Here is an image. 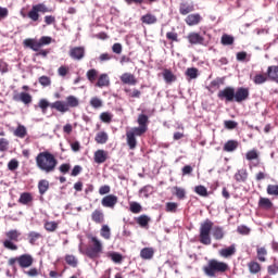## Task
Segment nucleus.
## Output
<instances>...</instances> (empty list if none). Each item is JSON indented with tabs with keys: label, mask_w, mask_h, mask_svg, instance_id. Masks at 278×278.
Wrapping results in <instances>:
<instances>
[{
	"label": "nucleus",
	"mask_w": 278,
	"mask_h": 278,
	"mask_svg": "<svg viewBox=\"0 0 278 278\" xmlns=\"http://www.w3.org/2000/svg\"><path fill=\"white\" fill-rule=\"evenodd\" d=\"M36 164L39 170L49 175L58 166V159L50 152H41L36 156Z\"/></svg>",
	"instance_id": "f257e3e1"
},
{
	"label": "nucleus",
	"mask_w": 278,
	"mask_h": 278,
	"mask_svg": "<svg viewBox=\"0 0 278 278\" xmlns=\"http://www.w3.org/2000/svg\"><path fill=\"white\" fill-rule=\"evenodd\" d=\"M79 105V100L75 96H68L66 98V102L64 101H55L51 104V110H56L61 114H66L71 110V108H77Z\"/></svg>",
	"instance_id": "f03ea898"
},
{
	"label": "nucleus",
	"mask_w": 278,
	"mask_h": 278,
	"mask_svg": "<svg viewBox=\"0 0 278 278\" xmlns=\"http://www.w3.org/2000/svg\"><path fill=\"white\" fill-rule=\"evenodd\" d=\"M229 265L220 261L211 260L207 265L203 267V273L206 277H216V273H227Z\"/></svg>",
	"instance_id": "7ed1b4c3"
},
{
	"label": "nucleus",
	"mask_w": 278,
	"mask_h": 278,
	"mask_svg": "<svg viewBox=\"0 0 278 278\" xmlns=\"http://www.w3.org/2000/svg\"><path fill=\"white\" fill-rule=\"evenodd\" d=\"M7 239L3 241L4 249L9 251H18V245L15 242H18L21 238V231L12 229L5 232Z\"/></svg>",
	"instance_id": "20e7f679"
},
{
	"label": "nucleus",
	"mask_w": 278,
	"mask_h": 278,
	"mask_svg": "<svg viewBox=\"0 0 278 278\" xmlns=\"http://www.w3.org/2000/svg\"><path fill=\"white\" fill-rule=\"evenodd\" d=\"M212 227H214V223L210 219H205L201 224V226H200V242H201V244H205V245L212 244V237H210Z\"/></svg>",
	"instance_id": "39448f33"
},
{
	"label": "nucleus",
	"mask_w": 278,
	"mask_h": 278,
	"mask_svg": "<svg viewBox=\"0 0 278 278\" xmlns=\"http://www.w3.org/2000/svg\"><path fill=\"white\" fill-rule=\"evenodd\" d=\"M89 239L91 240L93 245L91 248H88L85 254L90 260H97L98 257H101V253H103V243L97 237H89Z\"/></svg>",
	"instance_id": "423d86ee"
},
{
	"label": "nucleus",
	"mask_w": 278,
	"mask_h": 278,
	"mask_svg": "<svg viewBox=\"0 0 278 278\" xmlns=\"http://www.w3.org/2000/svg\"><path fill=\"white\" fill-rule=\"evenodd\" d=\"M16 262L21 268H29V266L34 264V256H31L30 254H22L16 257H11L9 260V266H14Z\"/></svg>",
	"instance_id": "0eeeda50"
},
{
	"label": "nucleus",
	"mask_w": 278,
	"mask_h": 278,
	"mask_svg": "<svg viewBox=\"0 0 278 278\" xmlns=\"http://www.w3.org/2000/svg\"><path fill=\"white\" fill-rule=\"evenodd\" d=\"M39 12H41L42 14H47V12H51V9H49L45 3L35 4L28 12V18L36 23V21L40 18Z\"/></svg>",
	"instance_id": "6e6552de"
},
{
	"label": "nucleus",
	"mask_w": 278,
	"mask_h": 278,
	"mask_svg": "<svg viewBox=\"0 0 278 278\" xmlns=\"http://www.w3.org/2000/svg\"><path fill=\"white\" fill-rule=\"evenodd\" d=\"M236 96V88L226 87L223 90H219L217 93L218 99L220 101H226V103H233Z\"/></svg>",
	"instance_id": "1a4fd4ad"
},
{
	"label": "nucleus",
	"mask_w": 278,
	"mask_h": 278,
	"mask_svg": "<svg viewBox=\"0 0 278 278\" xmlns=\"http://www.w3.org/2000/svg\"><path fill=\"white\" fill-rule=\"evenodd\" d=\"M250 91L249 88L239 87L235 90V103H242L249 100Z\"/></svg>",
	"instance_id": "9d476101"
},
{
	"label": "nucleus",
	"mask_w": 278,
	"mask_h": 278,
	"mask_svg": "<svg viewBox=\"0 0 278 278\" xmlns=\"http://www.w3.org/2000/svg\"><path fill=\"white\" fill-rule=\"evenodd\" d=\"M117 203H118V197H116L114 194L105 195L101 200L102 207H109L110 210H114V207H116Z\"/></svg>",
	"instance_id": "9b49d317"
},
{
	"label": "nucleus",
	"mask_w": 278,
	"mask_h": 278,
	"mask_svg": "<svg viewBox=\"0 0 278 278\" xmlns=\"http://www.w3.org/2000/svg\"><path fill=\"white\" fill-rule=\"evenodd\" d=\"M24 47L31 49V51H40L42 48L40 40H36L34 38H27L23 41Z\"/></svg>",
	"instance_id": "f8f14e48"
},
{
	"label": "nucleus",
	"mask_w": 278,
	"mask_h": 278,
	"mask_svg": "<svg viewBox=\"0 0 278 278\" xmlns=\"http://www.w3.org/2000/svg\"><path fill=\"white\" fill-rule=\"evenodd\" d=\"M187 38L190 45H205V38L199 33H190Z\"/></svg>",
	"instance_id": "ddd939ff"
},
{
	"label": "nucleus",
	"mask_w": 278,
	"mask_h": 278,
	"mask_svg": "<svg viewBox=\"0 0 278 278\" xmlns=\"http://www.w3.org/2000/svg\"><path fill=\"white\" fill-rule=\"evenodd\" d=\"M70 55L73 60H83L84 55H86V50L84 47H75L71 49Z\"/></svg>",
	"instance_id": "4468645a"
},
{
	"label": "nucleus",
	"mask_w": 278,
	"mask_h": 278,
	"mask_svg": "<svg viewBox=\"0 0 278 278\" xmlns=\"http://www.w3.org/2000/svg\"><path fill=\"white\" fill-rule=\"evenodd\" d=\"M121 81H122V84H126L128 86H136V84H138L136 76H134V74H131V73H124L121 76Z\"/></svg>",
	"instance_id": "2eb2a0df"
},
{
	"label": "nucleus",
	"mask_w": 278,
	"mask_h": 278,
	"mask_svg": "<svg viewBox=\"0 0 278 278\" xmlns=\"http://www.w3.org/2000/svg\"><path fill=\"white\" fill-rule=\"evenodd\" d=\"M96 164H103L108 161V151L97 150L93 155Z\"/></svg>",
	"instance_id": "dca6fc26"
},
{
	"label": "nucleus",
	"mask_w": 278,
	"mask_h": 278,
	"mask_svg": "<svg viewBox=\"0 0 278 278\" xmlns=\"http://www.w3.org/2000/svg\"><path fill=\"white\" fill-rule=\"evenodd\" d=\"M96 86L98 88H108V86H110V76H108V74H101Z\"/></svg>",
	"instance_id": "f3484780"
},
{
	"label": "nucleus",
	"mask_w": 278,
	"mask_h": 278,
	"mask_svg": "<svg viewBox=\"0 0 278 278\" xmlns=\"http://www.w3.org/2000/svg\"><path fill=\"white\" fill-rule=\"evenodd\" d=\"M186 23H187V25H190L191 27L194 25H199V23H201V15L199 13L189 14L186 17Z\"/></svg>",
	"instance_id": "a211bd4d"
},
{
	"label": "nucleus",
	"mask_w": 278,
	"mask_h": 278,
	"mask_svg": "<svg viewBox=\"0 0 278 278\" xmlns=\"http://www.w3.org/2000/svg\"><path fill=\"white\" fill-rule=\"evenodd\" d=\"M193 11H194V4L188 3V2H184L180 4L179 12L184 16H186V14H190V12H193Z\"/></svg>",
	"instance_id": "6ab92c4d"
},
{
	"label": "nucleus",
	"mask_w": 278,
	"mask_h": 278,
	"mask_svg": "<svg viewBox=\"0 0 278 278\" xmlns=\"http://www.w3.org/2000/svg\"><path fill=\"white\" fill-rule=\"evenodd\" d=\"M235 179H236V181L244 182V181H247V179H249V173H248L247 169H244V168L239 169V170L235 174Z\"/></svg>",
	"instance_id": "aec40b11"
},
{
	"label": "nucleus",
	"mask_w": 278,
	"mask_h": 278,
	"mask_svg": "<svg viewBox=\"0 0 278 278\" xmlns=\"http://www.w3.org/2000/svg\"><path fill=\"white\" fill-rule=\"evenodd\" d=\"M236 254V244H231L230 247L226 248V249H222L219 251V255H222V257H231V255Z\"/></svg>",
	"instance_id": "412c9836"
},
{
	"label": "nucleus",
	"mask_w": 278,
	"mask_h": 278,
	"mask_svg": "<svg viewBox=\"0 0 278 278\" xmlns=\"http://www.w3.org/2000/svg\"><path fill=\"white\" fill-rule=\"evenodd\" d=\"M155 251L153 250V248H143L140 251V257H142V260H152Z\"/></svg>",
	"instance_id": "4be33fe9"
},
{
	"label": "nucleus",
	"mask_w": 278,
	"mask_h": 278,
	"mask_svg": "<svg viewBox=\"0 0 278 278\" xmlns=\"http://www.w3.org/2000/svg\"><path fill=\"white\" fill-rule=\"evenodd\" d=\"M248 268L251 275H257V273H261L262 270V265H260V263L255 261H251L250 263H248Z\"/></svg>",
	"instance_id": "5701e85b"
},
{
	"label": "nucleus",
	"mask_w": 278,
	"mask_h": 278,
	"mask_svg": "<svg viewBox=\"0 0 278 278\" xmlns=\"http://www.w3.org/2000/svg\"><path fill=\"white\" fill-rule=\"evenodd\" d=\"M141 23H144L146 25H155V23H157V17L151 13H148L141 16Z\"/></svg>",
	"instance_id": "b1692460"
},
{
	"label": "nucleus",
	"mask_w": 278,
	"mask_h": 278,
	"mask_svg": "<svg viewBox=\"0 0 278 278\" xmlns=\"http://www.w3.org/2000/svg\"><path fill=\"white\" fill-rule=\"evenodd\" d=\"M236 149H238V141H236V140H228L224 144V151H226V153H233V151H236Z\"/></svg>",
	"instance_id": "393cba45"
},
{
	"label": "nucleus",
	"mask_w": 278,
	"mask_h": 278,
	"mask_svg": "<svg viewBox=\"0 0 278 278\" xmlns=\"http://www.w3.org/2000/svg\"><path fill=\"white\" fill-rule=\"evenodd\" d=\"M31 201H34V197L31 195V193L29 192H24L20 195L18 202L22 205H29V203H31Z\"/></svg>",
	"instance_id": "a878e982"
},
{
	"label": "nucleus",
	"mask_w": 278,
	"mask_h": 278,
	"mask_svg": "<svg viewBox=\"0 0 278 278\" xmlns=\"http://www.w3.org/2000/svg\"><path fill=\"white\" fill-rule=\"evenodd\" d=\"M126 140H127V144L129 147L130 150L136 149L138 141L136 140V137L134 136V132H126Z\"/></svg>",
	"instance_id": "bb28decb"
},
{
	"label": "nucleus",
	"mask_w": 278,
	"mask_h": 278,
	"mask_svg": "<svg viewBox=\"0 0 278 278\" xmlns=\"http://www.w3.org/2000/svg\"><path fill=\"white\" fill-rule=\"evenodd\" d=\"M256 255L258 262H266V255H268V250H266L264 247H257Z\"/></svg>",
	"instance_id": "cd10ccee"
},
{
	"label": "nucleus",
	"mask_w": 278,
	"mask_h": 278,
	"mask_svg": "<svg viewBox=\"0 0 278 278\" xmlns=\"http://www.w3.org/2000/svg\"><path fill=\"white\" fill-rule=\"evenodd\" d=\"M108 140H109V136H108V132L105 131H100L96 135V142L98 144H105Z\"/></svg>",
	"instance_id": "c85d7f7f"
},
{
	"label": "nucleus",
	"mask_w": 278,
	"mask_h": 278,
	"mask_svg": "<svg viewBox=\"0 0 278 278\" xmlns=\"http://www.w3.org/2000/svg\"><path fill=\"white\" fill-rule=\"evenodd\" d=\"M148 127L139 126L131 128L128 134H132V136H142L143 134H147Z\"/></svg>",
	"instance_id": "c756f323"
},
{
	"label": "nucleus",
	"mask_w": 278,
	"mask_h": 278,
	"mask_svg": "<svg viewBox=\"0 0 278 278\" xmlns=\"http://www.w3.org/2000/svg\"><path fill=\"white\" fill-rule=\"evenodd\" d=\"M108 257H110L114 264H121V262H123V254L118 252H109Z\"/></svg>",
	"instance_id": "7c9ffc66"
},
{
	"label": "nucleus",
	"mask_w": 278,
	"mask_h": 278,
	"mask_svg": "<svg viewBox=\"0 0 278 278\" xmlns=\"http://www.w3.org/2000/svg\"><path fill=\"white\" fill-rule=\"evenodd\" d=\"M14 136H16V138H25L27 136V128L23 125H18L14 130Z\"/></svg>",
	"instance_id": "2f4dec72"
},
{
	"label": "nucleus",
	"mask_w": 278,
	"mask_h": 278,
	"mask_svg": "<svg viewBox=\"0 0 278 278\" xmlns=\"http://www.w3.org/2000/svg\"><path fill=\"white\" fill-rule=\"evenodd\" d=\"M212 233L215 240H223L225 238V231L220 227H214Z\"/></svg>",
	"instance_id": "473e14b6"
},
{
	"label": "nucleus",
	"mask_w": 278,
	"mask_h": 278,
	"mask_svg": "<svg viewBox=\"0 0 278 278\" xmlns=\"http://www.w3.org/2000/svg\"><path fill=\"white\" fill-rule=\"evenodd\" d=\"M258 205L260 207H263V210H270V207H273V202L268 198H261Z\"/></svg>",
	"instance_id": "72a5a7b5"
},
{
	"label": "nucleus",
	"mask_w": 278,
	"mask_h": 278,
	"mask_svg": "<svg viewBox=\"0 0 278 278\" xmlns=\"http://www.w3.org/2000/svg\"><path fill=\"white\" fill-rule=\"evenodd\" d=\"M151 220V217L148 216V215H140L138 218H137V223L138 225H140V227H149V222Z\"/></svg>",
	"instance_id": "f704fd0d"
},
{
	"label": "nucleus",
	"mask_w": 278,
	"mask_h": 278,
	"mask_svg": "<svg viewBox=\"0 0 278 278\" xmlns=\"http://www.w3.org/2000/svg\"><path fill=\"white\" fill-rule=\"evenodd\" d=\"M100 235L102 238H104V240H110V238H112V232L110 230V226L103 225L100 230Z\"/></svg>",
	"instance_id": "c9c22d12"
},
{
	"label": "nucleus",
	"mask_w": 278,
	"mask_h": 278,
	"mask_svg": "<svg viewBox=\"0 0 278 278\" xmlns=\"http://www.w3.org/2000/svg\"><path fill=\"white\" fill-rule=\"evenodd\" d=\"M38 190H39V194H46L47 190H49V181L48 180H40L38 182Z\"/></svg>",
	"instance_id": "e433bc0d"
},
{
	"label": "nucleus",
	"mask_w": 278,
	"mask_h": 278,
	"mask_svg": "<svg viewBox=\"0 0 278 278\" xmlns=\"http://www.w3.org/2000/svg\"><path fill=\"white\" fill-rule=\"evenodd\" d=\"M40 238H42V235H40V232L30 231L28 233V240H29L30 244H36V242H38V240H40Z\"/></svg>",
	"instance_id": "4c0bfd02"
},
{
	"label": "nucleus",
	"mask_w": 278,
	"mask_h": 278,
	"mask_svg": "<svg viewBox=\"0 0 278 278\" xmlns=\"http://www.w3.org/2000/svg\"><path fill=\"white\" fill-rule=\"evenodd\" d=\"M267 75L269 79H273V80L278 79V66H269L267 70Z\"/></svg>",
	"instance_id": "58836bf2"
},
{
	"label": "nucleus",
	"mask_w": 278,
	"mask_h": 278,
	"mask_svg": "<svg viewBox=\"0 0 278 278\" xmlns=\"http://www.w3.org/2000/svg\"><path fill=\"white\" fill-rule=\"evenodd\" d=\"M91 218L94 223H103V211L101 210H96L92 214H91Z\"/></svg>",
	"instance_id": "ea45409f"
},
{
	"label": "nucleus",
	"mask_w": 278,
	"mask_h": 278,
	"mask_svg": "<svg viewBox=\"0 0 278 278\" xmlns=\"http://www.w3.org/2000/svg\"><path fill=\"white\" fill-rule=\"evenodd\" d=\"M186 75L189 79H197L199 77V70L197 67H189L186 71Z\"/></svg>",
	"instance_id": "a19ab883"
},
{
	"label": "nucleus",
	"mask_w": 278,
	"mask_h": 278,
	"mask_svg": "<svg viewBox=\"0 0 278 278\" xmlns=\"http://www.w3.org/2000/svg\"><path fill=\"white\" fill-rule=\"evenodd\" d=\"M90 105L91 108H94V110H99V108H103V100L98 97H93L90 100Z\"/></svg>",
	"instance_id": "79ce46f5"
},
{
	"label": "nucleus",
	"mask_w": 278,
	"mask_h": 278,
	"mask_svg": "<svg viewBox=\"0 0 278 278\" xmlns=\"http://www.w3.org/2000/svg\"><path fill=\"white\" fill-rule=\"evenodd\" d=\"M51 105H53V103H49L47 99H41L38 103V106L40 108L42 114H47V108H51Z\"/></svg>",
	"instance_id": "37998d69"
},
{
	"label": "nucleus",
	"mask_w": 278,
	"mask_h": 278,
	"mask_svg": "<svg viewBox=\"0 0 278 278\" xmlns=\"http://www.w3.org/2000/svg\"><path fill=\"white\" fill-rule=\"evenodd\" d=\"M163 77H164V80L166 81V84H170V83L175 81V74H173V72H170L169 70H165L163 72Z\"/></svg>",
	"instance_id": "c03bdc74"
},
{
	"label": "nucleus",
	"mask_w": 278,
	"mask_h": 278,
	"mask_svg": "<svg viewBox=\"0 0 278 278\" xmlns=\"http://www.w3.org/2000/svg\"><path fill=\"white\" fill-rule=\"evenodd\" d=\"M99 75V72L94 68H91L87 72V79L91 83L94 84L97 76Z\"/></svg>",
	"instance_id": "a18cd8bd"
},
{
	"label": "nucleus",
	"mask_w": 278,
	"mask_h": 278,
	"mask_svg": "<svg viewBox=\"0 0 278 278\" xmlns=\"http://www.w3.org/2000/svg\"><path fill=\"white\" fill-rule=\"evenodd\" d=\"M20 101H22V103H24L25 105H29V103H31V94L27 92H21Z\"/></svg>",
	"instance_id": "49530a36"
},
{
	"label": "nucleus",
	"mask_w": 278,
	"mask_h": 278,
	"mask_svg": "<svg viewBox=\"0 0 278 278\" xmlns=\"http://www.w3.org/2000/svg\"><path fill=\"white\" fill-rule=\"evenodd\" d=\"M177 207H179V204H177V202H167L165 204L166 212H170L172 214H175L177 212Z\"/></svg>",
	"instance_id": "de8ad7c7"
},
{
	"label": "nucleus",
	"mask_w": 278,
	"mask_h": 278,
	"mask_svg": "<svg viewBox=\"0 0 278 278\" xmlns=\"http://www.w3.org/2000/svg\"><path fill=\"white\" fill-rule=\"evenodd\" d=\"M65 262L68 264V266H72L73 268H77V257L75 255H66Z\"/></svg>",
	"instance_id": "09e8293b"
},
{
	"label": "nucleus",
	"mask_w": 278,
	"mask_h": 278,
	"mask_svg": "<svg viewBox=\"0 0 278 278\" xmlns=\"http://www.w3.org/2000/svg\"><path fill=\"white\" fill-rule=\"evenodd\" d=\"M137 123L139 127H148L147 123H149V116H147L146 114H140L138 116Z\"/></svg>",
	"instance_id": "8fccbe9b"
},
{
	"label": "nucleus",
	"mask_w": 278,
	"mask_h": 278,
	"mask_svg": "<svg viewBox=\"0 0 278 278\" xmlns=\"http://www.w3.org/2000/svg\"><path fill=\"white\" fill-rule=\"evenodd\" d=\"M174 190L177 199H179L180 201L186 199V189L180 187H174Z\"/></svg>",
	"instance_id": "3c124183"
},
{
	"label": "nucleus",
	"mask_w": 278,
	"mask_h": 278,
	"mask_svg": "<svg viewBox=\"0 0 278 278\" xmlns=\"http://www.w3.org/2000/svg\"><path fill=\"white\" fill-rule=\"evenodd\" d=\"M266 76L263 74H256L253 78L254 84H256L257 86L262 85V84H266Z\"/></svg>",
	"instance_id": "603ef678"
},
{
	"label": "nucleus",
	"mask_w": 278,
	"mask_h": 278,
	"mask_svg": "<svg viewBox=\"0 0 278 278\" xmlns=\"http://www.w3.org/2000/svg\"><path fill=\"white\" fill-rule=\"evenodd\" d=\"M267 194L271 197H278V185H268Z\"/></svg>",
	"instance_id": "864d4df0"
},
{
	"label": "nucleus",
	"mask_w": 278,
	"mask_h": 278,
	"mask_svg": "<svg viewBox=\"0 0 278 278\" xmlns=\"http://www.w3.org/2000/svg\"><path fill=\"white\" fill-rule=\"evenodd\" d=\"M45 229H46V231L53 232V231H55V229H58V223L56 222H46Z\"/></svg>",
	"instance_id": "5fc2aeb1"
},
{
	"label": "nucleus",
	"mask_w": 278,
	"mask_h": 278,
	"mask_svg": "<svg viewBox=\"0 0 278 278\" xmlns=\"http://www.w3.org/2000/svg\"><path fill=\"white\" fill-rule=\"evenodd\" d=\"M10 148V141L5 138H0V152H5Z\"/></svg>",
	"instance_id": "6e6d98bb"
},
{
	"label": "nucleus",
	"mask_w": 278,
	"mask_h": 278,
	"mask_svg": "<svg viewBox=\"0 0 278 278\" xmlns=\"http://www.w3.org/2000/svg\"><path fill=\"white\" fill-rule=\"evenodd\" d=\"M130 212H132V214H140L142 206L138 202H132L130 203Z\"/></svg>",
	"instance_id": "4d7b16f0"
},
{
	"label": "nucleus",
	"mask_w": 278,
	"mask_h": 278,
	"mask_svg": "<svg viewBox=\"0 0 278 278\" xmlns=\"http://www.w3.org/2000/svg\"><path fill=\"white\" fill-rule=\"evenodd\" d=\"M222 45H225V46L233 45V36L223 35L222 36Z\"/></svg>",
	"instance_id": "13d9d810"
},
{
	"label": "nucleus",
	"mask_w": 278,
	"mask_h": 278,
	"mask_svg": "<svg viewBox=\"0 0 278 278\" xmlns=\"http://www.w3.org/2000/svg\"><path fill=\"white\" fill-rule=\"evenodd\" d=\"M257 157H258L257 150H250L245 154V160H248L249 162L253 160H257Z\"/></svg>",
	"instance_id": "bf43d9fd"
},
{
	"label": "nucleus",
	"mask_w": 278,
	"mask_h": 278,
	"mask_svg": "<svg viewBox=\"0 0 278 278\" xmlns=\"http://www.w3.org/2000/svg\"><path fill=\"white\" fill-rule=\"evenodd\" d=\"M194 192L200 197H207V189L204 186H197Z\"/></svg>",
	"instance_id": "052dcab7"
},
{
	"label": "nucleus",
	"mask_w": 278,
	"mask_h": 278,
	"mask_svg": "<svg viewBox=\"0 0 278 278\" xmlns=\"http://www.w3.org/2000/svg\"><path fill=\"white\" fill-rule=\"evenodd\" d=\"M39 84L47 88V86H51V78L49 76H41L39 77Z\"/></svg>",
	"instance_id": "680f3d73"
},
{
	"label": "nucleus",
	"mask_w": 278,
	"mask_h": 278,
	"mask_svg": "<svg viewBox=\"0 0 278 278\" xmlns=\"http://www.w3.org/2000/svg\"><path fill=\"white\" fill-rule=\"evenodd\" d=\"M100 121H102V123H112V115L108 112H103L100 115Z\"/></svg>",
	"instance_id": "e2e57ef3"
},
{
	"label": "nucleus",
	"mask_w": 278,
	"mask_h": 278,
	"mask_svg": "<svg viewBox=\"0 0 278 278\" xmlns=\"http://www.w3.org/2000/svg\"><path fill=\"white\" fill-rule=\"evenodd\" d=\"M238 233H241V236H249V233H251V228L247 227V226H239L237 228Z\"/></svg>",
	"instance_id": "0e129e2a"
},
{
	"label": "nucleus",
	"mask_w": 278,
	"mask_h": 278,
	"mask_svg": "<svg viewBox=\"0 0 278 278\" xmlns=\"http://www.w3.org/2000/svg\"><path fill=\"white\" fill-rule=\"evenodd\" d=\"M51 37L49 36H43L39 39V43L41 45V47H45L47 45H51Z\"/></svg>",
	"instance_id": "69168bd1"
},
{
	"label": "nucleus",
	"mask_w": 278,
	"mask_h": 278,
	"mask_svg": "<svg viewBox=\"0 0 278 278\" xmlns=\"http://www.w3.org/2000/svg\"><path fill=\"white\" fill-rule=\"evenodd\" d=\"M9 170H16L18 168V161L16 160H11L8 164Z\"/></svg>",
	"instance_id": "338daca9"
},
{
	"label": "nucleus",
	"mask_w": 278,
	"mask_h": 278,
	"mask_svg": "<svg viewBox=\"0 0 278 278\" xmlns=\"http://www.w3.org/2000/svg\"><path fill=\"white\" fill-rule=\"evenodd\" d=\"M267 273H268L269 275H277V273H278V265H276V264L269 265V266L267 267Z\"/></svg>",
	"instance_id": "774afa93"
}]
</instances>
